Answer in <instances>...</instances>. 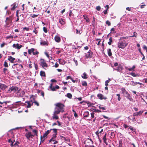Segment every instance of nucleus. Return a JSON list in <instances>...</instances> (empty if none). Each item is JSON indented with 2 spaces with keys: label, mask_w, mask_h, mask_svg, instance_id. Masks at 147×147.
Instances as JSON below:
<instances>
[{
  "label": "nucleus",
  "mask_w": 147,
  "mask_h": 147,
  "mask_svg": "<svg viewBox=\"0 0 147 147\" xmlns=\"http://www.w3.org/2000/svg\"><path fill=\"white\" fill-rule=\"evenodd\" d=\"M55 105V107L52 119L57 120L59 119V117L57 115L59 114L60 112L63 113L64 112L65 106L63 104L60 102L57 103Z\"/></svg>",
  "instance_id": "f257e3e1"
},
{
  "label": "nucleus",
  "mask_w": 147,
  "mask_h": 147,
  "mask_svg": "<svg viewBox=\"0 0 147 147\" xmlns=\"http://www.w3.org/2000/svg\"><path fill=\"white\" fill-rule=\"evenodd\" d=\"M128 45V43L125 40H120L117 44V46L119 48L123 49Z\"/></svg>",
  "instance_id": "f03ea898"
},
{
  "label": "nucleus",
  "mask_w": 147,
  "mask_h": 147,
  "mask_svg": "<svg viewBox=\"0 0 147 147\" xmlns=\"http://www.w3.org/2000/svg\"><path fill=\"white\" fill-rule=\"evenodd\" d=\"M20 89L18 87L14 86H13L10 88H9L8 91L11 92V91H13L14 92H16L17 91V93H18L20 91Z\"/></svg>",
  "instance_id": "7ed1b4c3"
},
{
  "label": "nucleus",
  "mask_w": 147,
  "mask_h": 147,
  "mask_svg": "<svg viewBox=\"0 0 147 147\" xmlns=\"http://www.w3.org/2000/svg\"><path fill=\"white\" fill-rule=\"evenodd\" d=\"M40 64L42 67L45 69H46L45 68V67H47L48 65L46 62V61L45 60L43 59H40Z\"/></svg>",
  "instance_id": "20e7f679"
},
{
  "label": "nucleus",
  "mask_w": 147,
  "mask_h": 147,
  "mask_svg": "<svg viewBox=\"0 0 147 147\" xmlns=\"http://www.w3.org/2000/svg\"><path fill=\"white\" fill-rule=\"evenodd\" d=\"M84 143V144H85V145H90L91 144H93V142L91 139L89 138H85Z\"/></svg>",
  "instance_id": "39448f33"
},
{
  "label": "nucleus",
  "mask_w": 147,
  "mask_h": 147,
  "mask_svg": "<svg viewBox=\"0 0 147 147\" xmlns=\"http://www.w3.org/2000/svg\"><path fill=\"white\" fill-rule=\"evenodd\" d=\"M25 136L27 138L28 140H30V138H33L34 136L32 134L30 131H29L26 133Z\"/></svg>",
  "instance_id": "423d86ee"
},
{
  "label": "nucleus",
  "mask_w": 147,
  "mask_h": 147,
  "mask_svg": "<svg viewBox=\"0 0 147 147\" xmlns=\"http://www.w3.org/2000/svg\"><path fill=\"white\" fill-rule=\"evenodd\" d=\"M53 84L51 83L50 84L49 86V88L52 91H55L56 90V89H58L60 88L59 87L58 85L56 86L55 87L53 86Z\"/></svg>",
  "instance_id": "0eeeda50"
},
{
  "label": "nucleus",
  "mask_w": 147,
  "mask_h": 147,
  "mask_svg": "<svg viewBox=\"0 0 147 147\" xmlns=\"http://www.w3.org/2000/svg\"><path fill=\"white\" fill-rule=\"evenodd\" d=\"M85 54V57L86 58H91L92 57L93 53L91 50H89Z\"/></svg>",
  "instance_id": "6e6552de"
},
{
  "label": "nucleus",
  "mask_w": 147,
  "mask_h": 147,
  "mask_svg": "<svg viewBox=\"0 0 147 147\" xmlns=\"http://www.w3.org/2000/svg\"><path fill=\"white\" fill-rule=\"evenodd\" d=\"M121 90L122 92V93L123 94L124 96L125 97H126L129 94L124 88H121Z\"/></svg>",
  "instance_id": "1a4fd4ad"
},
{
  "label": "nucleus",
  "mask_w": 147,
  "mask_h": 147,
  "mask_svg": "<svg viewBox=\"0 0 147 147\" xmlns=\"http://www.w3.org/2000/svg\"><path fill=\"white\" fill-rule=\"evenodd\" d=\"M25 103L28 104V105L26 107L27 108H30L31 106L33 105V102H32V100L26 101Z\"/></svg>",
  "instance_id": "9d476101"
},
{
  "label": "nucleus",
  "mask_w": 147,
  "mask_h": 147,
  "mask_svg": "<svg viewBox=\"0 0 147 147\" xmlns=\"http://www.w3.org/2000/svg\"><path fill=\"white\" fill-rule=\"evenodd\" d=\"M97 96L100 100H106L107 99V97L104 96L103 95L101 94H98L97 95Z\"/></svg>",
  "instance_id": "9b49d317"
},
{
  "label": "nucleus",
  "mask_w": 147,
  "mask_h": 147,
  "mask_svg": "<svg viewBox=\"0 0 147 147\" xmlns=\"http://www.w3.org/2000/svg\"><path fill=\"white\" fill-rule=\"evenodd\" d=\"M13 47L16 49H19L22 47V46L21 45H19V44L18 43H17L16 44H14L13 45Z\"/></svg>",
  "instance_id": "f8f14e48"
},
{
  "label": "nucleus",
  "mask_w": 147,
  "mask_h": 147,
  "mask_svg": "<svg viewBox=\"0 0 147 147\" xmlns=\"http://www.w3.org/2000/svg\"><path fill=\"white\" fill-rule=\"evenodd\" d=\"M7 87V86L5 84L0 83V88L1 90H4Z\"/></svg>",
  "instance_id": "ddd939ff"
},
{
  "label": "nucleus",
  "mask_w": 147,
  "mask_h": 147,
  "mask_svg": "<svg viewBox=\"0 0 147 147\" xmlns=\"http://www.w3.org/2000/svg\"><path fill=\"white\" fill-rule=\"evenodd\" d=\"M143 112V111H140L138 112H137L136 113H134L133 114V116H136L138 115H140L142 114Z\"/></svg>",
  "instance_id": "4468645a"
},
{
  "label": "nucleus",
  "mask_w": 147,
  "mask_h": 147,
  "mask_svg": "<svg viewBox=\"0 0 147 147\" xmlns=\"http://www.w3.org/2000/svg\"><path fill=\"white\" fill-rule=\"evenodd\" d=\"M135 65H133L132 66V68H129L127 66H125V69L126 70H128L129 71H134V69H135Z\"/></svg>",
  "instance_id": "2eb2a0df"
},
{
  "label": "nucleus",
  "mask_w": 147,
  "mask_h": 147,
  "mask_svg": "<svg viewBox=\"0 0 147 147\" xmlns=\"http://www.w3.org/2000/svg\"><path fill=\"white\" fill-rule=\"evenodd\" d=\"M55 40L57 42H59L61 41L60 38L58 36H56L54 38Z\"/></svg>",
  "instance_id": "dca6fc26"
},
{
  "label": "nucleus",
  "mask_w": 147,
  "mask_h": 147,
  "mask_svg": "<svg viewBox=\"0 0 147 147\" xmlns=\"http://www.w3.org/2000/svg\"><path fill=\"white\" fill-rule=\"evenodd\" d=\"M15 59L13 57L11 56H9L8 58V60L12 63H14V61Z\"/></svg>",
  "instance_id": "f3484780"
},
{
  "label": "nucleus",
  "mask_w": 147,
  "mask_h": 147,
  "mask_svg": "<svg viewBox=\"0 0 147 147\" xmlns=\"http://www.w3.org/2000/svg\"><path fill=\"white\" fill-rule=\"evenodd\" d=\"M5 22H7V23L9 24L12 22V16H10L9 17H7L6 18Z\"/></svg>",
  "instance_id": "a211bd4d"
},
{
  "label": "nucleus",
  "mask_w": 147,
  "mask_h": 147,
  "mask_svg": "<svg viewBox=\"0 0 147 147\" xmlns=\"http://www.w3.org/2000/svg\"><path fill=\"white\" fill-rule=\"evenodd\" d=\"M123 69V67L121 65H119L118 66L117 69H115L117 71H118L121 72Z\"/></svg>",
  "instance_id": "6ab92c4d"
},
{
  "label": "nucleus",
  "mask_w": 147,
  "mask_h": 147,
  "mask_svg": "<svg viewBox=\"0 0 147 147\" xmlns=\"http://www.w3.org/2000/svg\"><path fill=\"white\" fill-rule=\"evenodd\" d=\"M52 129H51L50 130H47L45 133L43 135V138L46 137L48 134H49L52 130Z\"/></svg>",
  "instance_id": "aec40b11"
},
{
  "label": "nucleus",
  "mask_w": 147,
  "mask_h": 147,
  "mask_svg": "<svg viewBox=\"0 0 147 147\" xmlns=\"http://www.w3.org/2000/svg\"><path fill=\"white\" fill-rule=\"evenodd\" d=\"M15 141V140H12L11 139H9L8 141V143H11L10 146L11 147H12L13 146V144Z\"/></svg>",
  "instance_id": "412c9836"
},
{
  "label": "nucleus",
  "mask_w": 147,
  "mask_h": 147,
  "mask_svg": "<svg viewBox=\"0 0 147 147\" xmlns=\"http://www.w3.org/2000/svg\"><path fill=\"white\" fill-rule=\"evenodd\" d=\"M59 64L62 65H64L65 63V61L63 59H59Z\"/></svg>",
  "instance_id": "4be33fe9"
},
{
  "label": "nucleus",
  "mask_w": 147,
  "mask_h": 147,
  "mask_svg": "<svg viewBox=\"0 0 147 147\" xmlns=\"http://www.w3.org/2000/svg\"><path fill=\"white\" fill-rule=\"evenodd\" d=\"M89 115V113L88 111H86L84 112L83 114L84 117H88Z\"/></svg>",
  "instance_id": "5701e85b"
},
{
  "label": "nucleus",
  "mask_w": 147,
  "mask_h": 147,
  "mask_svg": "<svg viewBox=\"0 0 147 147\" xmlns=\"http://www.w3.org/2000/svg\"><path fill=\"white\" fill-rule=\"evenodd\" d=\"M35 49L34 48L29 49L28 50V52L29 54L31 55L32 53H33V52L34 51Z\"/></svg>",
  "instance_id": "b1692460"
},
{
  "label": "nucleus",
  "mask_w": 147,
  "mask_h": 147,
  "mask_svg": "<svg viewBox=\"0 0 147 147\" xmlns=\"http://www.w3.org/2000/svg\"><path fill=\"white\" fill-rule=\"evenodd\" d=\"M125 97H126L127 98L129 99L130 101H131L133 100L132 98L129 94L127 95Z\"/></svg>",
  "instance_id": "393cba45"
},
{
  "label": "nucleus",
  "mask_w": 147,
  "mask_h": 147,
  "mask_svg": "<svg viewBox=\"0 0 147 147\" xmlns=\"http://www.w3.org/2000/svg\"><path fill=\"white\" fill-rule=\"evenodd\" d=\"M40 75L41 76L45 77L46 76L45 72L42 71H40Z\"/></svg>",
  "instance_id": "a878e982"
},
{
  "label": "nucleus",
  "mask_w": 147,
  "mask_h": 147,
  "mask_svg": "<svg viewBox=\"0 0 147 147\" xmlns=\"http://www.w3.org/2000/svg\"><path fill=\"white\" fill-rule=\"evenodd\" d=\"M130 74L132 76L134 77H136L137 76L139 77V75H138V74H136L134 73L133 72H131Z\"/></svg>",
  "instance_id": "bb28decb"
},
{
  "label": "nucleus",
  "mask_w": 147,
  "mask_h": 147,
  "mask_svg": "<svg viewBox=\"0 0 147 147\" xmlns=\"http://www.w3.org/2000/svg\"><path fill=\"white\" fill-rule=\"evenodd\" d=\"M34 133V136H36L37 137H38V131L37 130L35 129L33 130L32 131Z\"/></svg>",
  "instance_id": "cd10ccee"
},
{
  "label": "nucleus",
  "mask_w": 147,
  "mask_h": 147,
  "mask_svg": "<svg viewBox=\"0 0 147 147\" xmlns=\"http://www.w3.org/2000/svg\"><path fill=\"white\" fill-rule=\"evenodd\" d=\"M87 76V75L86 74V73L85 72H84L83 73V76H82V77L84 79H87L88 78Z\"/></svg>",
  "instance_id": "c85d7f7f"
},
{
  "label": "nucleus",
  "mask_w": 147,
  "mask_h": 147,
  "mask_svg": "<svg viewBox=\"0 0 147 147\" xmlns=\"http://www.w3.org/2000/svg\"><path fill=\"white\" fill-rule=\"evenodd\" d=\"M59 22L62 25H64L65 24L64 21L62 18L60 19Z\"/></svg>",
  "instance_id": "c756f323"
},
{
  "label": "nucleus",
  "mask_w": 147,
  "mask_h": 147,
  "mask_svg": "<svg viewBox=\"0 0 147 147\" xmlns=\"http://www.w3.org/2000/svg\"><path fill=\"white\" fill-rule=\"evenodd\" d=\"M123 143L121 140L119 141V147H122Z\"/></svg>",
  "instance_id": "7c9ffc66"
},
{
  "label": "nucleus",
  "mask_w": 147,
  "mask_h": 147,
  "mask_svg": "<svg viewBox=\"0 0 147 147\" xmlns=\"http://www.w3.org/2000/svg\"><path fill=\"white\" fill-rule=\"evenodd\" d=\"M108 54L109 56H111L112 55L111 50L110 49H109L108 50Z\"/></svg>",
  "instance_id": "2f4dec72"
},
{
  "label": "nucleus",
  "mask_w": 147,
  "mask_h": 147,
  "mask_svg": "<svg viewBox=\"0 0 147 147\" xmlns=\"http://www.w3.org/2000/svg\"><path fill=\"white\" fill-rule=\"evenodd\" d=\"M83 17H84V19L85 20L86 22H89V18L87 16L83 15Z\"/></svg>",
  "instance_id": "473e14b6"
},
{
  "label": "nucleus",
  "mask_w": 147,
  "mask_h": 147,
  "mask_svg": "<svg viewBox=\"0 0 147 147\" xmlns=\"http://www.w3.org/2000/svg\"><path fill=\"white\" fill-rule=\"evenodd\" d=\"M104 142L106 144V145H108V143L106 142L107 141V139L106 137H105V136H104L103 138H102Z\"/></svg>",
  "instance_id": "72a5a7b5"
},
{
  "label": "nucleus",
  "mask_w": 147,
  "mask_h": 147,
  "mask_svg": "<svg viewBox=\"0 0 147 147\" xmlns=\"http://www.w3.org/2000/svg\"><path fill=\"white\" fill-rule=\"evenodd\" d=\"M129 38V37L127 36H126V37L125 36H123L120 37V38L119 40H122L123 39H128Z\"/></svg>",
  "instance_id": "f704fd0d"
},
{
  "label": "nucleus",
  "mask_w": 147,
  "mask_h": 147,
  "mask_svg": "<svg viewBox=\"0 0 147 147\" xmlns=\"http://www.w3.org/2000/svg\"><path fill=\"white\" fill-rule=\"evenodd\" d=\"M20 142L18 141H16L14 144H13V146L16 147V146H18Z\"/></svg>",
  "instance_id": "c9c22d12"
},
{
  "label": "nucleus",
  "mask_w": 147,
  "mask_h": 147,
  "mask_svg": "<svg viewBox=\"0 0 147 147\" xmlns=\"http://www.w3.org/2000/svg\"><path fill=\"white\" fill-rule=\"evenodd\" d=\"M109 41L108 42V43L109 45H111L112 43L113 42L112 38L111 37H110L109 39Z\"/></svg>",
  "instance_id": "e433bc0d"
},
{
  "label": "nucleus",
  "mask_w": 147,
  "mask_h": 147,
  "mask_svg": "<svg viewBox=\"0 0 147 147\" xmlns=\"http://www.w3.org/2000/svg\"><path fill=\"white\" fill-rule=\"evenodd\" d=\"M82 85L83 86H87V83L85 81H83L82 82Z\"/></svg>",
  "instance_id": "4c0bfd02"
},
{
  "label": "nucleus",
  "mask_w": 147,
  "mask_h": 147,
  "mask_svg": "<svg viewBox=\"0 0 147 147\" xmlns=\"http://www.w3.org/2000/svg\"><path fill=\"white\" fill-rule=\"evenodd\" d=\"M38 93H41V95L43 97H44V93L43 91L41 90H38Z\"/></svg>",
  "instance_id": "58836bf2"
},
{
  "label": "nucleus",
  "mask_w": 147,
  "mask_h": 147,
  "mask_svg": "<svg viewBox=\"0 0 147 147\" xmlns=\"http://www.w3.org/2000/svg\"><path fill=\"white\" fill-rule=\"evenodd\" d=\"M66 96L69 98H71L72 97V95L70 93H68L67 94Z\"/></svg>",
  "instance_id": "ea45409f"
},
{
  "label": "nucleus",
  "mask_w": 147,
  "mask_h": 147,
  "mask_svg": "<svg viewBox=\"0 0 147 147\" xmlns=\"http://www.w3.org/2000/svg\"><path fill=\"white\" fill-rule=\"evenodd\" d=\"M137 83L136 82H134V81H131L130 83V84L131 85L135 86L137 84Z\"/></svg>",
  "instance_id": "a19ab883"
},
{
  "label": "nucleus",
  "mask_w": 147,
  "mask_h": 147,
  "mask_svg": "<svg viewBox=\"0 0 147 147\" xmlns=\"http://www.w3.org/2000/svg\"><path fill=\"white\" fill-rule=\"evenodd\" d=\"M40 45H47V43L45 41H42L40 43Z\"/></svg>",
  "instance_id": "79ce46f5"
},
{
  "label": "nucleus",
  "mask_w": 147,
  "mask_h": 147,
  "mask_svg": "<svg viewBox=\"0 0 147 147\" xmlns=\"http://www.w3.org/2000/svg\"><path fill=\"white\" fill-rule=\"evenodd\" d=\"M38 15V14L36 15V14H31L30 16L32 18H34L36 17H37Z\"/></svg>",
  "instance_id": "37998d69"
},
{
  "label": "nucleus",
  "mask_w": 147,
  "mask_h": 147,
  "mask_svg": "<svg viewBox=\"0 0 147 147\" xmlns=\"http://www.w3.org/2000/svg\"><path fill=\"white\" fill-rule=\"evenodd\" d=\"M4 66L5 67H8V65L7 62L5 61L4 62Z\"/></svg>",
  "instance_id": "c03bdc74"
},
{
  "label": "nucleus",
  "mask_w": 147,
  "mask_h": 147,
  "mask_svg": "<svg viewBox=\"0 0 147 147\" xmlns=\"http://www.w3.org/2000/svg\"><path fill=\"white\" fill-rule=\"evenodd\" d=\"M25 92L24 91H22L20 93V95H19V96L20 97H22L23 96Z\"/></svg>",
  "instance_id": "a18cd8bd"
},
{
  "label": "nucleus",
  "mask_w": 147,
  "mask_h": 147,
  "mask_svg": "<svg viewBox=\"0 0 147 147\" xmlns=\"http://www.w3.org/2000/svg\"><path fill=\"white\" fill-rule=\"evenodd\" d=\"M106 23L108 25V26H110L111 24V22L109 20H107L106 22Z\"/></svg>",
  "instance_id": "49530a36"
},
{
  "label": "nucleus",
  "mask_w": 147,
  "mask_h": 147,
  "mask_svg": "<svg viewBox=\"0 0 147 147\" xmlns=\"http://www.w3.org/2000/svg\"><path fill=\"white\" fill-rule=\"evenodd\" d=\"M43 29L45 33H47V29L46 27H43Z\"/></svg>",
  "instance_id": "de8ad7c7"
},
{
  "label": "nucleus",
  "mask_w": 147,
  "mask_h": 147,
  "mask_svg": "<svg viewBox=\"0 0 147 147\" xmlns=\"http://www.w3.org/2000/svg\"><path fill=\"white\" fill-rule=\"evenodd\" d=\"M52 130L53 131V132L55 133V134H57V129H52Z\"/></svg>",
  "instance_id": "09e8293b"
},
{
  "label": "nucleus",
  "mask_w": 147,
  "mask_h": 147,
  "mask_svg": "<svg viewBox=\"0 0 147 147\" xmlns=\"http://www.w3.org/2000/svg\"><path fill=\"white\" fill-rule=\"evenodd\" d=\"M117 96H118L117 99L119 101H120L121 100V97H120V95L119 94H117Z\"/></svg>",
  "instance_id": "8fccbe9b"
},
{
  "label": "nucleus",
  "mask_w": 147,
  "mask_h": 147,
  "mask_svg": "<svg viewBox=\"0 0 147 147\" xmlns=\"http://www.w3.org/2000/svg\"><path fill=\"white\" fill-rule=\"evenodd\" d=\"M8 71V69L7 68H4L3 69V72L4 74H6L7 71Z\"/></svg>",
  "instance_id": "3c124183"
},
{
  "label": "nucleus",
  "mask_w": 147,
  "mask_h": 147,
  "mask_svg": "<svg viewBox=\"0 0 147 147\" xmlns=\"http://www.w3.org/2000/svg\"><path fill=\"white\" fill-rule=\"evenodd\" d=\"M109 82V80H107L105 81V85L106 86L108 85V83Z\"/></svg>",
  "instance_id": "603ef678"
},
{
  "label": "nucleus",
  "mask_w": 147,
  "mask_h": 147,
  "mask_svg": "<svg viewBox=\"0 0 147 147\" xmlns=\"http://www.w3.org/2000/svg\"><path fill=\"white\" fill-rule=\"evenodd\" d=\"M73 15V14L72 13L71 11L70 10L69 11V17H71V16Z\"/></svg>",
  "instance_id": "864d4df0"
},
{
  "label": "nucleus",
  "mask_w": 147,
  "mask_h": 147,
  "mask_svg": "<svg viewBox=\"0 0 147 147\" xmlns=\"http://www.w3.org/2000/svg\"><path fill=\"white\" fill-rule=\"evenodd\" d=\"M34 103L35 105H36L37 106H38L39 105V103L37 101H35L34 102H32Z\"/></svg>",
  "instance_id": "5fc2aeb1"
},
{
  "label": "nucleus",
  "mask_w": 147,
  "mask_h": 147,
  "mask_svg": "<svg viewBox=\"0 0 147 147\" xmlns=\"http://www.w3.org/2000/svg\"><path fill=\"white\" fill-rule=\"evenodd\" d=\"M55 139L52 137V138H51V139L49 140V142H50L52 141L54 142L55 141Z\"/></svg>",
  "instance_id": "6e6d98bb"
},
{
  "label": "nucleus",
  "mask_w": 147,
  "mask_h": 147,
  "mask_svg": "<svg viewBox=\"0 0 147 147\" xmlns=\"http://www.w3.org/2000/svg\"><path fill=\"white\" fill-rule=\"evenodd\" d=\"M39 54V52L38 51H36V52H34H34H33V54L34 55H38Z\"/></svg>",
  "instance_id": "4d7b16f0"
},
{
  "label": "nucleus",
  "mask_w": 147,
  "mask_h": 147,
  "mask_svg": "<svg viewBox=\"0 0 147 147\" xmlns=\"http://www.w3.org/2000/svg\"><path fill=\"white\" fill-rule=\"evenodd\" d=\"M137 34L136 33V32H134V35L133 36H130V37H136V35Z\"/></svg>",
  "instance_id": "13d9d810"
},
{
  "label": "nucleus",
  "mask_w": 147,
  "mask_h": 147,
  "mask_svg": "<svg viewBox=\"0 0 147 147\" xmlns=\"http://www.w3.org/2000/svg\"><path fill=\"white\" fill-rule=\"evenodd\" d=\"M44 139H43V140H42V136H41V137H40V143L41 144V143H43L44 141Z\"/></svg>",
  "instance_id": "bf43d9fd"
},
{
  "label": "nucleus",
  "mask_w": 147,
  "mask_h": 147,
  "mask_svg": "<svg viewBox=\"0 0 147 147\" xmlns=\"http://www.w3.org/2000/svg\"><path fill=\"white\" fill-rule=\"evenodd\" d=\"M35 68L36 70H37L38 68V66L36 64L34 63Z\"/></svg>",
  "instance_id": "052dcab7"
},
{
  "label": "nucleus",
  "mask_w": 147,
  "mask_h": 147,
  "mask_svg": "<svg viewBox=\"0 0 147 147\" xmlns=\"http://www.w3.org/2000/svg\"><path fill=\"white\" fill-rule=\"evenodd\" d=\"M100 9H101V7L99 6H97L96 7V9L98 11H100Z\"/></svg>",
  "instance_id": "680f3d73"
},
{
  "label": "nucleus",
  "mask_w": 147,
  "mask_h": 147,
  "mask_svg": "<svg viewBox=\"0 0 147 147\" xmlns=\"http://www.w3.org/2000/svg\"><path fill=\"white\" fill-rule=\"evenodd\" d=\"M111 136L113 137H114L115 136V134L114 132L112 131L111 132Z\"/></svg>",
  "instance_id": "e2e57ef3"
},
{
  "label": "nucleus",
  "mask_w": 147,
  "mask_h": 147,
  "mask_svg": "<svg viewBox=\"0 0 147 147\" xmlns=\"http://www.w3.org/2000/svg\"><path fill=\"white\" fill-rule=\"evenodd\" d=\"M94 113L93 112H92L91 113V117L92 118H93L94 117Z\"/></svg>",
  "instance_id": "0e129e2a"
},
{
  "label": "nucleus",
  "mask_w": 147,
  "mask_h": 147,
  "mask_svg": "<svg viewBox=\"0 0 147 147\" xmlns=\"http://www.w3.org/2000/svg\"><path fill=\"white\" fill-rule=\"evenodd\" d=\"M111 32L113 31V33H115L116 32V31H115V29L114 28H112L111 30Z\"/></svg>",
  "instance_id": "69168bd1"
},
{
  "label": "nucleus",
  "mask_w": 147,
  "mask_h": 147,
  "mask_svg": "<svg viewBox=\"0 0 147 147\" xmlns=\"http://www.w3.org/2000/svg\"><path fill=\"white\" fill-rule=\"evenodd\" d=\"M16 5H13V7H12L11 10H13L16 8Z\"/></svg>",
  "instance_id": "338daca9"
},
{
  "label": "nucleus",
  "mask_w": 147,
  "mask_h": 147,
  "mask_svg": "<svg viewBox=\"0 0 147 147\" xmlns=\"http://www.w3.org/2000/svg\"><path fill=\"white\" fill-rule=\"evenodd\" d=\"M54 66L55 67L57 68L59 66V65L58 64L57 62H56L55 65H54Z\"/></svg>",
  "instance_id": "774afa93"
}]
</instances>
